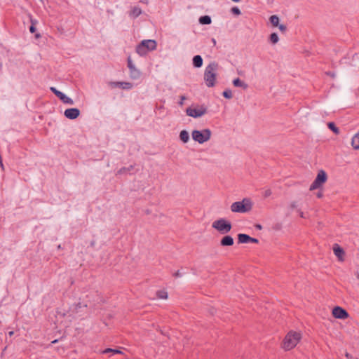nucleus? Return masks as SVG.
Returning <instances> with one entry per match:
<instances>
[{
  "mask_svg": "<svg viewBox=\"0 0 359 359\" xmlns=\"http://www.w3.org/2000/svg\"><path fill=\"white\" fill-rule=\"evenodd\" d=\"M50 91L54 93L59 99L61 98V97L62 96V95L64 94L62 92L58 90L55 87H50Z\"/></svg>",
  "mask_w": 359,
  "mask_h": 359,
  "instance_id": "cd10ccee",
  "label": "nucleus"
},
{
  "mask_svg": "<svg viewBox=\"0 0 359 359\" xmlns=\"http://www.w3.org/2000/svg\"><path fill=\"white\" fill-rule=\"evenodd\" d=\"M327 126H328V128L330 130H332V132H334L335 134L339 133V129L338 128V127H337V126L335 125V123L334 122H329L327 123Z\"/></svg>",
  "mask_w": 359,
  "mask_h": 359,
  "instance_id": "393cba45",
  "label": "nucleus"
},
{
  "mask_svg": "<svg viewBox=\"0 0 359 359\" xmlns=\"http://www.w3.org/2000/svg\"><path fill=\"white\" fill-rule=\"evenodd\" d=\"M327 175L325 170H320L318 172V175L311 184L309 190L313 191L322 187V185L327 181Z\"/></svg>",
  "mask_w": 359,
  "mask_h": 359,
  "instance_id": "6e6552de",
  "label": "nucleus"
},
{
  "mask_svg": "<svg viewBox=\"0 0 359 359\" xmlns=\"http://www.w3.org/2000/svg\"><path fill=\"white\" fill-rule=\"evenodd\" d=\"M40 1H41V2H43V0H40Z\"/></svg>",
  "mask_w": 359,
  "mask_h": 359,
  "instance_id": "3c124183",
  "label": "nucleus"
},
{
  "mask_svg": "<svg viewBox=\"0 0 359 359\" xmlns=\"http://www.w3.org/2000/svg\"><path fill=\"white\" fill-rule=\"evenodd\" d=\"M111 86L112 87H119L124 90L131 89L133 86V83L126 81L111 82Z\"/></svg>",
  "mask_w": 359,
  "mask_h": 359,
  "instance_id": "f8f14e48",
  "label": "nucleus"
},
{
  "mask_svg": "<svg viewBox=\"0 0 359 359\" xmlns=\"http://www.w3.org/2000/svg\"><path fill=\"white\" fill-rule=\"evenodd\" d=\"M157 43L153 39L142 41L136 47V52L140 56H145L148 52L156 49Z\"/></svg>",
  "mask_w": 359,
  "mask_h": 359,
  "instance_id": "f03ea898",
  "label": "nucleus"
},
{
  "mask_svg": "<svg viewBox=\"0 0 359 359\" xmlns=\"http://www.w3.org/2000/svg\"><path fill=\"white\" fill-rule=\"evenodd\" d=\"M327 74H328V75H330V76H334V74H333V73H330V72H329V73H327Z\"/></svg>",
  "mask_w": 359,
  "mask_h": 359,
  "instance_id": "49530a36",
  "label": "nucleus"
},
{
  "mask_svg": "<svg viewBox=\"0 0 359 359\" xmlns=\"http://www.w3.org/2000/svg\"><path fill=\"white\" fill-rule=\"evenodd\" d=\"M231 1H233V2H239V1H241V0H231Z\"/></svg>",
  "mask_w": 359,
  "mask_h": 359,
  "instance_id": "09e8293b",
  "label": "nucleus"
},
{
  "mask_svg": "<svg viewBox=\"0 0 359 359\" xmlns=\"http://www.w3.org/2000/svg\"><path fill=\"white\" fill-rule=\"evenodd\" d=\"M219 65L217 62H211L205 69L204 71V81L205 85L208 88H212L215 86L217 71L218 69Z\"/></svg>",
  "mask_w": 359,
  "mask_h": 359,
  "instance_id": "f257e3e1",
  "label": "nucleus"
},
{
  "mask_svg": "<svg viewBox=\"0 0 359 359\" xmlns=\"http://www.w3.org/2000/svg\"><path fill=\"white\" fill-rule=\"evenodd\" d=\"M250 243H259V240L255 238L250 237Z\"/></svg>",
  "mask_w": 359,
  "mask_h": 359,
  "instance_id": "c9c22d12",
  "label": "nucleus"
},
{
  "mask_svg": "<svg viewBox=\"0 0 359 359\" xmlns=\"http://www.w3.org/2000/svg\"><path fill=\"white\" fill-rule=\"evenodd\" d=\"M211 135L212 132L208 128H205L201 130H194L191 133L192 139L199 144H203L208 141L211 137Z\"/></svg>",
  "mask_w": 359,
  "mask_h": 359,
  "instance_id": "423d86ee",
  "label": "nucleus"
},
{
  "mask_svg": "<svg viewBox=\"0 0 359 359\" xmlns=\"http://www.w3.org/2000/svg\"><path fill=\"white\" fill-rule=\"evenodd\" d=\"M273 27H278L279 30L281 33L285 34L287 30L285 24H272Z\"/></svg>",
  "mask_w": 359,
  "mask_h": 359,
  "instance_id": "c85d7f7f",
  "label": "nucleus"
},
{
  "mask_svg": "<svg viewBox=\"0 0 359 359\" xmlns=\"http://www.w3.org/2000/svg\"><path fill=\"white\" fill-rule=\"evenodd\" d=\"M234 243L233 238L231 236L226 235L220 241V245L223 247L232 246Z\"/></svg>",
  "mask_w": 359,
  "mask_h": 359,
  "instance_id": "4468645a",
  "label": "nucleus"
},
{
  "mask_svg": "<svg viewBox=\"0 0 359 359\" xmlns=\"http://www.w3.org/2000/svg\"><path fill=\"white\" fill-rule=\"evenodd\" d=\"M30 22L34 23V22H36V20H32V19H31V20H30Z\"/></svg>",
  "mask_w": 359,
  "mask_h": 359,
  "instance_id": "a18cd8bd",
  "label": "nucleus"
},
{
  "mask_svg": "<svg viewBox=\"0 0 359 359\" xmlns=\"http://www.w3.org/2000/svg\"><path fill=\"white\" fill-rule=\"evenodd\" d=\"M81 307V303H78L76 304V309H79Z\"/></svg>",
  "mask_w": 359,
  "mask_h": 359,
  "instance_id": "ea45409f",
  "label": "nucleus"
},
{
  "mask_svg": "<svg viewBox=\"0 0 359 359\" xmlns=\"http://www.w3.org/2000/svg\"><path fill=\"white\" fill-rule=\"evenodd\" d=\"M81 114L78 108H69L65 109L64 112L65 116L70 120H74L79 116Z\"/></svg>",
  "mask_w": 359,
  "mask_h": 359,
  "instance_id": "9b49d317",
  "label": "nucleus"
},
{
  "mask_svg": "<svg viewBox=\"0 0 359 359\" xmlns=\"http://www.w3.org/2000/svg\"><path fill=\"white\" fill-rule=\"evenodd\" d=\"M222 95L226 99H231L233 97L232 92L230 89H226L223 91Z\"/></svg>",
  "mask_w": 359,
  "mask_h": 359,
  "instance_id": "7c9ffc66",
  "label": "nucleus"
},
{
  "mask_svg": "<svg viewBox=\"0 0 359 359\" xmlns=\"http://www.w3.org/2000/svg\"><path fill=\"white\" fill-rule=\"evenodd\" d=\"M64 104H67L70 105H73L74 104L73 100L68 96H67L65 93L62 95L61 98L60 99Z\"/></svg>",
  "mask_w": 359,
  "mask_h": 359,
  "instance_id": "4be33fe9",
  "label": "nucleus"
},
{
  "mask_svg": "<svg viewBox=\"0 0 359 359\" xmlns=\"http://www.w3.org/2000/svg\"><path fill=\"white\" fill-rule=\"evenodd\" d=\"M279 18L276 15H273L269 18V22H279Z\"/></svg>",
  "mask_w": 359,
  "mask_h": 359,
  "instance_id": "473e14b6",
  "label": "nucleus"
},
{
  "mask_svg": "<svg viewBox=\"0 0 359 359\" xmlns=\"http://www.w3.org/2000/svg\"><path fill=\"white\" fill-rule=\"evenodd\" d=\"M332 316L335 318L344 320L348 317V313L344 309L337 306L332 309Z\"/></svg>",
  "mask_w": 359,
  "mask_h": 359,
  "instance_id": "9d476101",
  "label": "nucleus"
},
{
  "mask_svg": "<svg viewBox=\"0 0 359 359\" xmlns=\"http://www.w3.org/2000/svg\"><path fill=\"white\" fill-rule=\"evenodd\" d=\"M271 194H272L271 190L270 189H268L264 191L263 196L264 198H268L271 195Z\"/></svg>",
  "mask_w": 359,
  "mask_h": 359,
  "instance_id": "72a5a7b5",
  "label": "nucleus"
},
{
  "mask_svg": "<svg viewBox=\"0 0 359 359\" xmlns=\"http://www.w3.org/2000/svg\"><path fill=\"white\" fill-rule=\"evenodd\" d=\"M232 83L235 87L242 88L243 90H246L248 88V85L239 78L234 79Z\"/></svg>",
  "mask_w": 359,
  "mask_h": 359,
  "instance_id": "2eb2a0df",
  "label": "nucleus"
},
{
  "mask_svg": "<svg viewBox=\"0 0 359 359\" xmlns=\"http://www.w3.org/2000/svg\"><path fill=\"white\" fill-rule=\"evenodd\" d=\"M180 139L183 143H187L189 140V134L186 130L180 133Z\"/></svg>",
  "mask_w": 359,
  "mask_h": 359,
  "instance_id": "a211bd4d",
  "label": "nucleus"
},
{
  "mask_svg": "<svg viewBox=\"0 0 359 359\" xmlns=\"http://www.w3.org/2000/svg\"><path fill=\"white\" fill-rule=\"evenodd\" d=\"M252 209V203L248 198H243L241 201H236L231 204V210L233 212L244 213Z\"/></svg>",
  "mask_w": 359,
  "mask_h": 359,
  "instance_id": "39448f33",
  "label": "nucleus"
},
{
  "mask_svg": "<svg viewBox=\"0 0 359 359\" xmlns=\"http://www.w3.org/2000/svg\"><path fill=\"white\" fill-rule=\"evenodd\" d=\"M180 98V100L178 102V104L182 107V106H183L184 101L187 99V97L185 95H181Z\"/></svg>",
  "mask_w": 359,
  "mask_h": 359,
  "instance_id": "f704fd0d",
  "label": "nucleus"
},
{
  "mask_svg": "<svg viewBox=\"0 0 359 359\" xmlns=\"http://www.w3.org/2000/svg\"><path fill=\"white\" fill-rule=\"evenodd\" d=\"M250 236L245 233H239L238 235V243H250Z\"/></svg>",
  "mask_w": 359,
  "mask_h": 359,
  "instance_id": "f3484780",
  "label": "nucleus"
},
{
  "mask_svg": "<svg viewBox=\"0 0 359 359\" xmlns=\"http://www.w3.org/2000/svg\"><path fill=\"white\" fill-rule=\"evenodd\" d=\"M208 109L204 104L196 106L192 105L186 109L185 113L188 116H191L194 118H198L207 113Z\"/></svg>",
  "mask_w": 359,
  "mask_h": 359,
  "instance_id": "0eeeda50",
  "label": "nucleus"
},
{
  "mask_svg": "<svg viewBox=\"0 0 359 359\" xmlns=\"http://www.w3.org/2000/svg\"><path fill=\"white\" fill-rule=\"evenodd\" d=\"M112 353L113 354L123 353L122 351L118 349H114V348H107L102 351V353Z\"/></svg>",
  "mask_w": 359,
  "mask_h": 359,
  "instance_id": "bb28decb",
  "label": "nucleus"
},
{
  "mask_svg": "<svg viewBox=\"0 0 359 359\" xmlns=\"http://www.w3.org/2000/svg\"><path fill=\"white\" fill-rule=\"evenodd\" d=\"M231 12L234 15H239L241 13V10L237 6L232 7L231 8Z\"/></svg>",
  "mask_w": 359,
  "mask_h": 359,
  "instance_id": "2f4dec72",
  "label": "nucleus"
},
{
  "mask_svg": "<svg viewBox=\"0 0 359 359\" xmlns=\"http://www.w3.org/2000/svg\"><path fill=\"white\" fill-rule=\"evenodd\" d=\"M351 144L355 149H359V133L353 137Z\"/></svg>",
  "mask_w": 359,
  "mask_h": 359,
  "instance_id": "412c9836",
  "label": "nucleus"
},
{
  "mask_svg": "<svg viewBox=\"0 0 359 359\" xmlns=\"http://www.w3.org/2000/svg\"><path fill=\"white\" fill-rule=\"evenodd\" d=\"M301 334L299 332L290 331L285 336L283 340V348L285 351H290L294 348L301 339Z\"/></svg>",
  "mask_w": 359,
  "mask_h": 359,
  "instance_id": "7ed1b4c3",
  "label": "nucleus"
},
{
  "mask_svg": "<svg viewBox=\"0 0 359 359\" xmlns=\"http://www.w3.org/2000/svg\"><path fill=\"white\" fill-rule=\"evenodd\" d=\"M345 355L347 358H349L351 357V355L349 353H346Z\"/></svg>",
  "mask_w": 359,
  "mask_h": 359,
  "instance_id": "c03bdc74",
  "label": "nucleus"
},
{
  "mask_svg": "<svg viewBox=\"0 0 359 359\" xmlns=\"http://www.w3.org/2000/svg\"><path fill=\"white\" fill-rule=\"evenodd\" d=\"M333 252L336 257L340 261L344 260V256L345 255V252L342 248H341L338 244H334L333 245Z\"/></svg>",
  "mask_w": 359,
  "mask_h": 359,
  "instance_id": "ddd939ff",
  "label": "nucleus"
},
{
  "mask_svg": "<svg viewBox=\"0 0 359 359\" xmlns=\"http://www.w3.org/2000/svg\"><path fill=\"white\" fill-rule=\"evenodd\" d=\"M212 227L221 234H226L231 231L232 225L227 219L219 218L212 222Z\"/></svg>",
  "mask_w": 359,
  "mask_h": 359,
  "instance_id": "20e7f679",
  "label": "nucleus"
},
{
  "mask_svg": "<svg viewBox=\"0 0 359 359\" xmlns=\"http://www.w3.org/2000/svg\"><path fill=\"white\" fill-rule=\"evenodd\" d=\"M36 24H31L29 29L31 33H35L34 37L35 39H39L41 37V34L39 32H36V28L35 27Z\"/></svg>",
  "mask_w": 359,
  "mask_h": 359,
  "instance_id": "a878e982",
  "label": "nucleus"
},
{
  "mask_svg": "<svg viewBox=\"0 0 359 359\" xmlns=\"http://www.w3.org/2000/svg\"><path fill=\"white\" fill-rule=\"evenodd\" d=\"M212 43H213L214 44H215V43H216V41H215V39H212Z\"/></svg>",
  "mask_w": 359,
  "mask_h": 359,
  "instance_id": "de8ad7c7",
  "label": "nucleus"
},
{
  "mask_svg": "<svg viewBox=\"0 0 359 359\" xmlns=\"http://www.w3.org/2000/svg\"><path fill=\"white\" fill-rule=\"evenodd\" d=\"M296 207H297V203H296V202H292V203L290 204V208H291L292 209H294V208H295Z\"/></svg>",
  "mask_w": 359,
  "mask_h": 359,
  "instance_id": "4c0bfd02",
  "label": "nucleus"
},
{
  "mask_svg": "<svg viewBox=\"0 0 359 359\" xmlns=\"http://www.w3.org/2000/svg\"><path fill=\"white\" fill-rule=\"evenodd\" d=\"M269 41L272 44L277 43L279 41V38H278L277 33H276V32L271 33L269 36Z\"/></svg>",
  "mask_w": 359,
  "mask_h": 359,
  "instance_id": "5701e85b",
  "label": "nucleus"
},
{
  "mask_svg": "<svg viewBox=\"0 0 359 359\" xmlns=\"http://www.w3.org/2000/svg\"><path fill=\"white\" fill-rule=\"evenodd\" d=\"M193 65L196 68H200L203 65V58L201 55H197L193 57Z\"/></svg>",
  "mask_w": 359,
  "mask_h": 359,
  "instance_id": "dca6fc26",
  "label": "nucleus"
},
{
  "mask_svg": "<svg viewBox=\"0 0 359 359\" xmlns=\"http://www.w3.org/2000/svg\"><path fill=\"white\" fill-rule=\"evenodd\" d=\"M198 22H212L211 18L209 15L201 16L198 19Z\"/></svg>",
  "mask_w": 359,
  "mask_h": 359,
  "instance_id": "c756f323",
  "label": "nucleus"
},
{
  "mask_svg": "<svg viewBox=\"0 0 359 359\" xmlns=\"http://www.w3.org/2000/svg\"><path fill=\"white\" fill-rule=\"evenodd\" d=\"M298 212L302 218H304V214L301 210H298Z\"/></svg>",
  "mask_w": 359,
  "mask_h": 359,
  "instance_id": "58836bf2",
  "label": "nucleus"
},
{
  "mask_svg": "<svg viewBox=\"0 0 359 359\" xmlns=\"http://www.w3.org/2000/svg\"><path fill=\"white\" fill-rule=\"evenodd\" d=\"M156 297L158 299H166L168 298V292L164 290H158L156 292Z\"/></svg>",
  "mask_w": 359,
  "mask_h": 359,
  "instance_id": "b1692460",
  "label": "nucleus"
},
{
  "mask_svg": "<svg viewBox=\"0 0 359 359\" xmlns=\"http://www.w3.org/2000/svg\"><path fill=\"white\" fill-rule=\"evenodd\" d=\"M142 13V10L137 6H134L130 12V15L134 18L138 17Z\"/></svg>",
  "mask_w": 359,
  "mask_h": 359,
  "instance_id": "aec40b11",
  "label": "nucleus"
},
{
  "mask_svg": "<svg viewBox=\"0 0 359 359\" xmlns=\"http://www.w3.org/2000/svg\"><path fill=\"white\" fill-rule=\"evenodd\" d=\"M322 196H323V194H322V193H320V192L318 193V194H317V196H318V198L322 197Z\"/></svg>",
  "mask_w": 359,
  "mask_h": 359,
  "instance_id": "37998d69",
  "label": "nucleus"
},
{
  "mask_svg": "<svg viewBox=\"0 0 359 359\" xmlns=\"http://www.w3.org/2000/svg\"><path fill=\"white\" fill-rule=\"evenodd\" d=\"M134 165H131L129 167H122L116 173V175H121L127 174L128 172L133 170Z\"/></svg>",
  "mask_w": 359,
  "mask_h": 359,
  "instance_id": "6ab92c4d",
  "label": "nucleus"
},
{
  "mask_svg": "<svg viewBox=\"0 0 359 359\" xmlns=\"http://www.w3.org/2000/svg\"><path fill=\"white\" fill-rule=\"evenodd\" d=\"M358 133H359V132Z\"/></svg>",
  "mask_w": 359,
  "mask_h": 359,
  "instance_id": "603ef678",
  "label": "nucleus"
},
{
  "mask_svg": "<svg viewBox=\"0 0 359 359\" xmlns=\"http://www.w3.org/2000/svg\"><path fill=\"white\" fill-rule=\"evenodd\" d=\"M13 334H14V332H13V331H10V332H8V335H9L10 337H12Z\"/></svg>",
  "mask_w": 359,
  "mask_h": 359,
  "instance_id": "79ce46f5",
  "label": "nucleus"
},
{
  "mask_svg": "<svg viewBox=\"0 0 359 359\" xmlns=\"http://www.w3.org/2000/svg\"><path fill=\"white\" fill-rule=\"evenodd\" d=\"M127 66L130 70V74L132 79H136L140 76V72L135 67L130 56L127 59Z\"/></svg>",
  "mask_w": 359,
  "mask_h": 359,
  "instance_id": "1a4fd4ad",
  "label": "nucleus"
},
{
  "mask_svg": "<svg viewBox=\"0 0 359 359\" xmlns=\"http://www.w3.org/2000/svg\"><path fill=\"white\" fill-rule=\"evenodd\" d=\"M2 69V63L0 62V70Z\"/></svg>",
  "mask_w": 359,
  "mask_h": 359,
  "instance_id": "8fccbe9b",
  "label": "nucleus"
},
{
  "mask_svg": "<svg viewBox=\"0 0 359 359\" xmlns=\"http://www.w3.org/2000/svg\"><path fill=\"white\" fill-rule=\"evenodd\" d=\"M173 276L176 278H178V277H182V273L178 270L177 271H176Z\"/></svg>",
  "mask_w": 359,
  "mask_h": 359,
  "instance_id": "e433bc0d",
  "label": "nucleus"
},
{
  "mask_svg": "<svg viewBox=\"0 0 359 359\" xmlns=\"http://www.w3.org/2000/svg\"><path fill=\"white\" fill-rule=\"evenodd\" d=\"M255 227H256L257 229H262V225H261V224H257V225L255 226Z\"/></svg>",
  "mask_w": 359,
  "mask_h": 359,
  "instance_id": "a19ab883",
  "label": "nucleus"
}]
</instances>
